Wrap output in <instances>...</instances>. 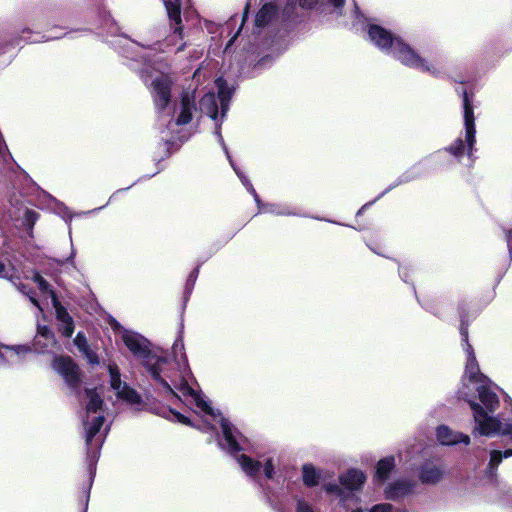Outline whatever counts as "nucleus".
<instances>
[{"mask_svg":"<svg viewBox=\"0 0 512 512\" xmlns=\"http://www.w3.org/2000/svg\"><path fill=\"white\" fill-rule=\"evenodd\" d=\"M325 489L328 493L337 494L340 497L343 496V491L337 484H327Z\"/></svg>","mask_w":512,"mask_h":512,"instance_id":"nucleus-37","label":"nucleus"},{"mask_svg":"<svg viewBox=\"0 0 512 512\" xmlns=\"http://www.w3.org/2000/svg\"><path fill=\"white\" fill-rule=\"evenodd\" d=\"M504 458L503 454L501 451H498V450H493L491 453H490V461H489V468L490 470H495L498 465L501 463L502 459Z\"/></svg>","mask_w":512,"mask_h":512,"instance_id":"nucleus-29","label":"nucleus"},{"mask_svg":"<svg viewBox=\"0 0 512 512\" xmlns=\"http://www.w3.org/2000/svg\"><path fill=\"white\" fill-rule=\"evenodd\" d=\"M108 370L110 374V385L116 392L117 397L129 403H137L139 401L137 393L128 387L126 383L121 381L118 367L115 364H109Z\"/></svg>","mask_w":512,"mask_h":512,"instance_id":"nucleus-9","label":"nucleus"},{"mask_svg":"<svg viewBox=\"0 0 512 512\" xmlns=\"http://www.w3.org/2000/svg\"><path fill=\"white\" fill-rule=\"evenodd\" d=\"M194 108V98L188 94L184 95L179 108L175 110L177 116L174 125L189 123L192 118V111Z\"/></svg>","mask_w":512,"mask_h":512,"instance_id":"nucleus-17","label":"nucleus"},{"mask_svg":"<svg viewBox=\"0 0 512 512\" xmlns=\"http://www.w3.org/2000/svg\"><path fill=\"white\" fill-rule=\"evenodd\" d=\"M394 466H395V463H394L393 457H389V458L380 460L377 465L376 477L380 481H384L387 478V476L389 475V473L392 471Z\"/></svg>","mask_w":512,"mask_h":512,"instance_id":"nucleus-23","label":"nucleus"},{"mask_svg":"<svg viewBox=\"0 0 512 512\" xmlns=\"http://www.w3.org/2000/svg\"><path fill=\"white\" fill-rule=\"evenodd\" d=\"M196 278V276L194 275V273H192L189 277V281H194Z\"/></svg>","mask_w":512,"mask_h":512,"instance_id":"nucleus-46","label":"nucleus"},{"mask_svg":"<svg viewBox=\"0 0 512 512\" xmlns=\"http://www.w3.org/2000/svg\"><path fill=\"white\" fill-rule=\"evenodd\" d=\"M200 109L212 119L215 120L217 118L218 106L213 93H208L202 97L200 100Z\"/></svg>","mask_w":512,"mask_h":512,"instance_id":"nucleus-20","label":"nucleus"},{"mask_svg":"<svg viewBox=\"0 0 512 512\" xmlns=\"http://www.w3.org/2000/svg\"><path fill=\"white\" fill-rule=\"evenodd\" d=\"M35 282L38 284L39 289L44 293H49L54 302H56V296L52 290H50L49 283L43 279L42 276L36 274L34 277Z\"/></svg>","mask_w":512,"mask_h":512,"instance_id":"nucleus-28","label":"nucleus"},{"mask_svg":"<svg viewBox=\"0 0 512 512\" xmlns=\"http://www.w3.org/2000/svg\"><path fill=\"white\" fill-rule=\"evenodd\" d=\"M122 341L135 356L145 359V366L147 368L156 358L150 354L147 340L139 334L131 331H124L122 333Z\"/></svg>","mask_w":512,"mask_h":512,"instance_id":"nucleus-8","label":"nucleus"},{"mask_svg":"<svg viewBox=\"0 0 512 512\" xmlns=\"http://www.w3.org/2000/svg\"><path fill=\"white\" fill-rule=\"evenodd\" d=\"M215 84L218 89V98L221 102V111L222 115H224L228 109V100L231 97V90L227 87L226 82L222 78H218L215 81Z\"/></svg>","mask_w":512,"mask_h":512,"instance_id":"nucleus-22","label":"nucleus"},{"mask_svg":"<svg viewBox=\"0 0 512 512\" xmlns=\"http://www.w3.org/2000/svg\"><path fill=\"white\" fill-rule=\"evenodd\" d=\"M352 512H363L362 509H354Z\"/></svg>","mask_w":512,"mask_h":512,"instance_id":"nucleus-47","label":"nucleus"},{"mask_svg":"<svg viewBox=\"0 0 512 512\" xmlns=\"http://www.w3.org/2000/svg\"><path fill=\"white\" fill-rule=\"evenodd\" d=\"M276 13V7L272 4H265L257 13L255 24L257 27L267 25Z\"/></svg>","mask_w":512,"mask_h":512,"instance_id":"nucleus-21","label":"nucleus"},{"mask_svg":"<svg viewBox=\"0 0 512 512\" xmlns=\"http://www.w3.org/2000/svg\"><path fill=\"white\" fill-rule=\"evenodd\" d=\"M264 473L267 478H272L274 474V467L271 460H268L264 466Z\"/></svg>","mask_w":512,"mask_h":512,"instance_id":"nucleus-38","label":"nucleus"},{"mask_svg":"<svg viewBox=\"0 0 512 512\" xmlns=\"http://www.w3.org/2000/svg\"><path fill=\"white\" fill-rule=\"evenodd\" d=\"M53 368L64 378L71 387H76L79 382V373L76 365L68 357H57L53 361Z\"/></svg>","mask_w":512,"mask_h":512,"instance_id":"nucleus-11","label":"nucleus"},{"mask_svg":"<svg viewBox=\"0 0 512 512\" xmlns=\"http://www.w3.org/2000/svg\"><path fill=\"white\" fill-rule=\"evenodd\" d=\"M60 329H61L63 335H65L66 337H70L74 332L73 321L60 323Z\"/></svg>","mask_w":512,"mask_h":512,"instance_id":"nucleus-35","label":"nucleus"},{"mask_svg":"<svg viewBox=\"0 0 512 512\" xmlns=\"http://www.w3.org/2000/svg\"><path fill=\"white\" fill-rule=\"evenodd\" d=\"M317 3V0H300V6L303 8H312Z\"/></svg>","mask_w":512,"mask_h":512,"instance_id":"nucleus-40","label":"nucleus"},{"mask_svg":"<svg viewBox=\"0 0 512 512\" xmlns=\"http://www.w3.org/2000/svg\"><path fill=\"white\" fill-rule=\"evenodd\" d=\"M12 162V156L9 153L8 147L5 143L2 133L0 132V168H11Z\"/></svg>","mask_w":512,"mask_h":512,"instance_id":"nucleus-25","label":"nucleus"},{"mask_svg":"<svg viewBox=\"0 0 512 512\" xmlns=\"http://www.w3.org/2000/svg\"><path fill=\"white\" fill-rule=\"evenodd\" d=\"M29 298H30L31 302H32L34 305H36L37 307H39V303H38V301H37L33 296H29Z\"/></svg>","mask_w":512,"mask_h":512,"instance_id":"nucleus-45","label":"nucleus"},{"mask_svg":"<svg viewBox=\"0 0 512 512\" xmlns=\"http://www.w3.org/2000/svg\"><path fill=\"white\" fill-rule=\"evenodd\" d=\"M168 366L169 363L166 359L155 358L147 369L151 373L152 377L167 391L175 394L172 388L173 386L184 396L191 397L196 407L205 415L211 416L213 418L219 417V423L222 428L224 440L226 442L227 449L230 452H236L243 449L229 422L225 418L221 417L219 413H215L213 408L204 399V397L189 386L188 377L190 376V370L188 367L187 359L184 357V363L177 362V370Z\"/></svg>","mask_w":512,"mask_h":512,"instance_id":"nucleus-1","label":"nucleus"},{"mask_svg":"<svg viewBox=\"0 0 512 512\" xmlns=\"http://www.w3.org/2000/svg\"><path fill=\"white\" fill-rule=\"evenodd\" d=\"M85 215V213H79V214H71L68 209L64 208V216H63V220L64 221H73V220H81V217Z\"/></svg>","mask_w":512,"mask_h":512,"instance_id":"nucleus-36","label":"nucleus"},{"mask_svg":"<svg viewBox=\"0 0 512 512\" xmlns=\"http://www.w3.org/2000/svg\"><path fill=\"white\" fill-rule=\"evenodd\" d=\"M297 512H313V510L306 502L299 500L297 503Z\"/></svg>","mask_w":512,"mask_h":512,"instance_id":"nucleus-39","label":"nucleus"},{"mask_svg":"<svg viewBox=\"0 0 512 512\" xmlns=\"http://www.w3.org/2000/svg\"><path fill=\"white\" fill-rule=\"evenodd\" d=\"M84 354L86 355V357L88 358L89 362L91 363H97V357L96 355L90 351L89 349L87 350V352H84Z\"/></svg>","mask_w":512,"mask_h":512,"instance_id":"nucleus-41","label":"nucleus"},{"mask_svg":"<svg viewBox=\"0 0 512 512\" xmlns=\"http://www.w3.org/2000/svg\"><path fill=\"white\" fill-rule=\"evenodd\" d=\"M318 474L313 466H303V481L307 486H314L318 483Z\"/></svg>","mask_w":512,"mask_h":512,"instance_id":"nucleus-26","label":"nucleus"},{"mask_svg":"<svg viewBox=\"0 0 512 512\" xmlns=\"http://www.w3.org/2000/svg\"><path fill=\"white\" fill-rule=\"evenodd\" d=\"M437 439L443 445H454L458 443L469 444L470 442L468 435L452 431L447 426H440L437 429Z\"/></svg>","mask_w":512,"mask_h":512,"instance_id":"nucleus-14","label":"nucleus"},{"mask_svg":"<svg viewBox=\"0 0 512 512\" xmlns=\"http://www.w3.org/2000/svg\"><path fill=\"white\" fill-rule=\"evenodd\" d=\"M444 468L432 462H427L421 466L419 479L425 484H435L439 482L444 475Z\"/></svg>","mask_w":512,"mask_h":512,"instance_id":"nucleus-13","label":"nucleus"},{"mask_svg":"<svg viewBox=\"0 0 512 512\" xmlns=\"http://www.w3.org/2000/svg\"><path fill=\"white\" fill-rule=\"evenodd\" d=\"M461 335L463 337V341L465 342V350L467 353L465 374L469 377L470 381L485 384L486 377L479 372V367L472 346L468 343L467 328L463 326L461 327Z\"/></svg>","mask_w":512,"mask_h":512,"instance_id":"nucleus-10","label":"nucleus"},{"mask_svg":"<svg viewBox=\"0 0 512 512\" xmlns=\"http://www.w3.org/2000/svg\"><path fill=\"white\" fill-rule=\"evenodd\" d=\"M366 480L364 473L357 469H350L340 476L341 485L349 490H359Z\"/></svg>","mask_w":512,"mask_h":512,"instance_id":"nucleus-16","label":"nucleus"},{"mask_svg":"<svg viewBox=\"0 0 512 512\" xmlns=\"http://www.w3.org/2000/svg\"><path fill=\"white\" fill-rule=\"evenodd\" d=\"M369 512H393V506L388 503L376 504Z\"/></svg>","mask_w":512,"mask_h":512,"instance_id":"nucleus-34","label":"nucleus"},{"mask_svg":"<svg viewBox=\"0 0 512 512\" xmlns=\"http://www.w3.org/2000/svg\"><path fill=\"white\" fill-rule=\"evenodd\" d=\"M174 357L177 358L180 356V360L177 362L184 363V357L187 359L185 353H184V345L182 340H176L172 347Z\"/></svg>","mask_w":512,"mask_h":512,"instance_id":"nucleus-30","label":"nucleus"},{"mask_svg":"<svg viewBox=\"0 0 512 512\" xmlns=\"http://www.w3.org/2000/svg\"><path fill=\"white\" fill-rule=\"evenodd\" d=\"M463 106H464V126H465V141L461 138L457 139L450 147L449 151L456 157H460L465 152L469 156L472 155L473 146L475 144V118L474 112L471 105V101L468 98L466 92L463 94Z\"/></svg>","mask_w":512,"mask_h":512,"instance_id":"nucleus-4","label":"nucleus"},{"mask_svg":"<svg viewBox=\"0 0 512 512\" xmlns=\"http://www.w3.org/2000/svg\"><path fill=\"white\" fill-rule=\"evenodd\" d=\"M504 458H508L512 456V449H507L506 451L502 452Z\"/></svg>","mask_w":512,"mask_h":512,"instance_id":"nucleus-43","label":"nucleus"},{"mask_svg":"<svg viewBox=\"0 0 512 512\" xmlns=\"http://www.w3.org/2000/svg\"><path fill=\"white\" fill-rule=\"evenodd\" d=\"M150 69V66H146L143 70L142 77L146 83H148V78H151V93L155 106L160 111L165 109L169 104L171 80L164 71H156L154 75Z\"/></svg>","mask_w":512,"mask_h":512,"instance_id":"nucleus-5","label":"nucleus"},{"mask_svg":"<svg viewBox=\"0 0 512 512\" xmlns=\"http://www.w3.org/2000/svg\"><path fill=\"white\" fill-rule=\"evenodd\" d=\"M6 349L17 356L22 355V354H27L31 351L30 347L25 346V345L6 347Z\"/></svg>","mask_w":512,"mask_h":512,"instance_id":"nucleus-33","label":"nucleus"},{"mask_svg":"<svg viewBox=\"0 0 512 512\" xmlns=\"http://www.w3.org/2000/svg\"><path fill=\"white\" fill-rule=\"evenodd\" d=\"M176 417H177V419H178L180 422H182V423H184V424H189V421H188V419H187L186 417H184V416H182V415H180V414H177V415H176Z\"/></svg>","mask_w":512,"mask_h":512,"instance_id":"nucleus-42","label":"nucleus"},{"mask_svg":"<svg viewBox=\"0 0 512 512\" xmlns=\"http://www.w3.org/2000/svg\"><path fill=\"white\" fill-rule=\"evenodd\" d=\"M4 271H5V267L2 264V262H0V277H4L5 276V275H3Z\"/></svg>","mask_w":512,"mask_h":512,"instance_id":"nucleus-44","label":"nucleus"},{"mask_svg":"<svg viewBox=\"0 0 512 512\" xmlns=\"http://www.w3.org/2000/svg\"><path fill=\"white\" fill-rule=\"evenodd\" d=\"M74 343L79 348V350L82 351L83 353L87 352V350L89 349L87 340H86L85 336L82 335L81 333H78L76 335V337L74 339Z\"/></svg>","mask_w":512,"mask_h":512,"instance_id":"nucleus-32","label":"nucleus"},{"mask_svg":"<svg viewBox=\"0 0 512 512\" xmlns=\"http://www.w3.org/2000/svg\"><path fill=\"white\" fill-rule=\"evenodd\" d=\"M81 401L85 409L83 427L87 445V458L90 470L92 471L93 465L98 460L99 451L106 435V432L101 433L104 422L103 400L101 393L97 388H94L86 389Z\"/></svg>","mask_w":512,"mask_h":512,"instance_id":"nucleus-2","label":"nucleus"},{"mask_svg":"<svg viewBox=\"0 0 512 512\" xmlns=\"http://www.w3.org/2000/svg\"><path fill=\"white\" fill-rule=\"evenodd\" d=\"M169 20L171 22V29L173 32L168 35L163 42L157 43L158 49L166 51L170 46L176 45L182 39V27L180 16V3L179 0H163Z\"/></svg>","mask_w":512,"mask_h":512,"instance_id":"nucleus-7","label":"nucleus"},{"mask_svg":"<svg viewBox=\"0 0 512 512\" xmlns=\"http://www.w3.org/2000/svg\"><path fill=\"white\" fill-rule=\"evenodd\" d=\"M217 137H218V140L219 142L223 145L224 147V150L227 154V157L229 159V162L231 164V166L233 167L234 171L236 172V174L238 175V177L240 178L242 184L246 187V189L254 196L255 198V201L257 203H259V199H258V195L253 187V185L251 184V182L249 181V179L237 168L235 167L230 155L228 154V151H227V148L226 146L224 145V142H223V138H222V135L220 134V126L217 124L216 126V131H215Z\"/></svg>","mask_w":512,"mask_h":512,"instance_id":"nucleus-18","label":"nucleus"},{"mask_svg":"<svg viewBox=\"0 0 512 512\" xmlns=\"http://www.w3.org/2000/svg\"><path fill=\"white\" fill-rule=\"evenodd\" d=\"M238 463L242 467L243 471L248 475H254L260 470V463L257 461H253L251 458L246 455H240L238 458Z\"/></svg>","mask_w":512,"mask_h":512,"instance_id":"nucleus-24","label":"nucleus"},{"mask_svg":"<svg viewBox=\"0 0 512 512\" xmlns=\"http://www.w3.org/2000/svg\"><path fill=\"white\" fill-rule=\"evenodd\" d=\"M53 345H55V339L51 330L46 326L38 325L37 334L33 343L34 350L39 353H44Z\"/></svg>","mask_w":512,"mask_h":512,"instance_id":"nucleus-15","label":"nucleus"},{"mask_svg":"<svg viewBox=\"0 0 512 512\" xmlns=\"http://www.w3.org/2000/svg\"><path fill=\"white\" fill-rule=\"evenodd\" d=\"M15 216H14V219L15 220H20L22 219V214H24L26 216V223L25 224H34V222L37 220V216L35 214L34 211H30L28 209H19L18 211L15 212Z\"/></svg>","mask_w":512,"mask_h":512,"instance_id":"nucleus-27","label":"nucleus"},{"mask_svg":"<svg viewBox=\"0 0 512 512\" xmlns=\"http://www.w3.org/2000/svg\"><path fill=\"white\" fill-rule=\"evenodd\" d=\"M417 483L413 480L398 479L390 483L385 489L387 499L397 500L411 494Z\"/></svg>","mask_w":512,"mask_h":512,"instance_id":"nucleus-12","label":"nucleus"},{"mask_svg":"<svg viewBox=\"0 0 512 512\" xmlns=\"http://www.w3.org/2000/svg\"><path fill=\"white\" fill-rule=\"evenodd\" d=\"M55 307L57 319L59 320L60 323L73 321L69 313L63 307H58L56 304Z\"/></svg>","mask_w":512,"mask_h":512,"instance_id":"nucleus-31","label":"nucleus"},{"mask_svg":"<svg viewBox=\"0 0 512 512\" xmlns=\"http://www.w3.org/2000/svg\"><path fill=\"white\" fill-rule=\"evenodd\" d=\"M477 390L482 404L489 410V412H494L499 405V399L497 395L489 388L485 387L484 384H481Z\"/></svg>","mask_w":512,"mask_h":512,"instance_id":"nucleus-19","label":"nucleus"},{"mask_svg":"<svg viewBox=\"0 0 512 512\" xmlns=\"http://www.w3.org/2000/svg\"><path fill=\"white\" fill-rule=\"evenodd\" d=\"M470 406L473 410L476 429L481 435L492 436L496 433L512 434V424L502 428L501 422L497 418L489 416L479 404L470 402Z\"/></svg>","mask_w":512,"mask_h":512,"instance_id":"nucleus-6","label":"nucleus"},{"mask_svg":"<svg viewBox=\"0 0 512 512\" xmlns=\"http://www.w3.org/2000/svg\"><path fill=\"white\" fill-rule=\"evenodd\" d=\"M370 40L380 49L388 51L404 65L411 66L422 71L435 73L436 68L433 64H427L401 39L392 37L384 28L378 25L369 27Z\"/></svg>","mask_w":512,"mask_h":512,"instance_id":"nucleus-3","label":"nucleus"},{"mask_svg":"<svg viewBox=\"0 0 512 512\" xmlns=\"http://www.w3.org/2000/svg\"><path fill=\"white\" fill-rule=\"evenodd\" d=\"M233 41H234V39H233V38H232V39H230V41H229V44H228V45H231Z\"/></svg>","mask_w":512,"mask_h":512,"instance_id":"nucleus-48","label":"nucleus"}]
</instances>
